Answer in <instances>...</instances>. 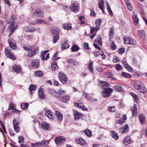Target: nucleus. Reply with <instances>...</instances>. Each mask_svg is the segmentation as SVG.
Instances as JSON below:
<instances>
[{
	"mask_svg": "<svg viewBox=\"0 0 147 147\" xmlns=\"http://www.w3.org/2000/svg\"><path fill=\"white\" fill-rule=\"evenodd\" d=\"M111 47L112 50H114L116 49L117 47L115 45V43L114 42L112 41L111 45Z\"/></svg>",
	"mask_w": 147,
	"mask_h": 147,
	"instance_id": "58",
	"label": "nucleus"
},
{
	"mask_svg": "<svg viewBox=\"0 0 147 147\" xmlns=\"http://www.w3.org/2000/svg\"><path fill=\"white\" fill-rule=\"evenodd\" d=\"M5 53L8 57L13 60L16 59V57L11 53L10 50H9L6 48L5 50Z\"/></svg>",
	"mask_w": 147,
	"mask_h": 147,
	"instance_id": "6",
	"label": "nucleus"
},
{
	"mask_svg": "<svg viewBox=\"0 0 147 147\" xmlns=\"http://www.w3.org/2000/svg\"><path fill=\"white\" fill-rule=\"evenodd\" d=\"M113 91V90L112 88L108 87L106 88L102 92V95L104 98L109 97L111 95Z\"/></svg>",
	"mask_w": 147,
	"mask_h": 147,
	"instance_id": "1",
	"label": "nucleus"
},
{
	"mask_svg": "<svg viewBox=\"0 0 147 147\" xmlns=\"http://www.w3.org/2000/svg\"><path fill=\"white\" fill-rule=\"evenodd\" d=\"M58 77L60 81L63 84H65L67 81V76L63 72L59 71V72Z\"/></svg>",
	"mask_w": 147,
	"mask_h": 147,
	"instance_id": "3",
	"label": "nucleus"
},
{
	"mask_svg": "<svg viewBox=\"0 0 147 147\" xmlns=\"http://www.w3.org/2000/svg\"><path fill=\"white\" fill-rule=\"evenodd\" d=\"M8 42L11 48L13 50H16L17 49V47L16 43L13 39H9L8 40Z\"/></svg>",
	"mask_w": 147,
	"mask_h": 147,
	"instance_id": "11",
	"label": "nucleus"
},
{
	"mask_svg": "<svg viewBox=\"0 0 147 147\" xmlns=\"http://www.w3.org/2000/svg\"><path fill=\"white\" fill-rule=\"evenodd\" d=\"M36 86L33 84H31L29 87V90L30 91L31 94H33L36 90Z\"/></svg>",
	"mask_w": 147,
	"mask_h": 147,
	"instance_id": "33",
	"label": "nucleus"
},
{
	"mask_svg": "<svg viewBox=\"0 0 147 147\" xmlns=\"http://www.w3.org/2000/svg\"><path fill=\"white\" fill-rule=\"evenodd\" d=\"M130 94L132 96L136 103H138L139 102V99L138 96L136 94L132 93H130Z\"/></svg>",
	"mask_w": 147,
	"mask_h": 147,
	"instance_id": "44",
	"label": "nucleus"
},
{
	"mask_svg": "<svg viewBox=\"0 0 147 147\" xmlns=\"http://www.w3.org/2000/svg\"><path fill=\"white\" fill-rule=\"evenodd\" d=\"M12 69L15 71L17 73H20L22 71V68L17 65L13 66L12 67Z\"/></svg>",
	"mask_w": 147,
	"mask_h": 147,
	"instance_id": "24",
	"label": "nucleus"
},
{
	"mask_svg": "<svg viewBox=\"0 0 147 147\" xmlns=\"http://www.w3.org/2000/svg\"><path fill=\"white\" fill-rule=\"evenodd\" d=\"M74 118L75 119H78L81 118L83 115L81 113H78L77 111H75L74 113Z\"/></svg>",
	"mask_w": 147,
	"mask_h": 147,
	"instance_id": "21",
	"label": "nucleus"
},
{
	"mask_svg": "<svg viewBox=\"0 0 147 147\" xmlns=\"http://www.w3.org/2000/svg\"><path fill=\"white\" fill-rule=\"evenodd\" d=\"M58 93L59 95L63 94L65 93V92L63 90L59 89L58 90Z\"/></svg>",
	"mask_w": 147,
	"mask_h": 147,
	"instance_id": "63",
	"label": "nucleus"
},
{
	"mask_svg": "<svg viewBox=\"0 0 147 147\" xmlns=\"http://www.w3.org/2000/svg\"><path fill=\"white\" fill-rule=\"evenodd\" d=\"M0 124L4 132L6 134L7 132L6 131V129L5 128V126L4 124L3 123V122L1 121V120H0Z\"/></svg>",
	"mask_w": 147,
	"mask_h": 147,
	"instance_id": "55",
	"label": "nucleus"
},
{
	"mask_svg": "<svg viewBox=\"0 0 147 147\" xmlns=\"http://www.w3.org/2000/svg\"><path fill=\"white\" fill-rule=\"evenodd\" d=\"M95 42L96 43H97L100 45H101L102 44L101 38V36H100L98 39H95Z\"/></svg>",
	"mask_w": 147,
	"mask_h": 147,
	"instance_id": "60",
	"label": "nucleus"
},
{
	"mask_svg": "<svg viewBox=\"0 0 147 147\" xmlns=\"http://www.w3.org/2000/svg\"><path fill=\"white\" fill-rule=\"evenodd\" d=\"M36 22L37 24H46L45 22L42 19H38L36 20Z\"/></svg>",
	"mask_w": 147,
	"mask_h": 147,
	"instance_id": "52",
	"label": "nucleus"
},
{
	"mask_svg": "<svg viewBox=\"0 0 147 147\" xmlns=\"http://www.w3.org/2000/svg\"><path fill=\"white\" fill-rule=\"evenodd\" d=\"M126 119V115H124L123 117L119 120L118 123L120 125H122L125 122Z\"/></svg>",
	"mask_w": 147,
	"mask_h": 147,
	"instance_id": "26",
	"label": "nucleus"
},
{
	"mask_svg": "<svg viewBox=\"0 0 147 147\" xmlns=\"http://www.w3.org/2000/svg\"><path fill=\"white\" fill-rule=\"evenodd\" d=\"M139 90L140 92L144 94H146L147 92L146 88L144 86H141Z\"/></svg>",
	"mask_w": 147,
	"mask_h": 147,
	"instance_id": "46",
	"label": "nucleus"
},
{
	"mask_svg": "<svg viewBox=\"0 0 147 147\" xmlns=\"http://www.w3.org/2000/svg\"><path fill=\"white\" fill-rule=\"evenodd\" d=\"M138 118L141 124H144L145 123L146 121L145 117L144 115L142 114H140L139 115Z\"/></svg>",
	"mask_w": 147,
	"mask_h": 147,
	"instance_id": "18",
	"label": "nucleus"
},
{
	"mask_svg": "<svg viewBox=\"0 0 147 147\" xmlns=\"http://www.w3.org/2000/svg\"><path fill=\"white\" fill-rule=\"evenodd\" d=\"M115 67L117 71L121 70L123 69L122 66L119 64H117L115 65Z\"/></svg>",
	"mask_w": 147,
	"mask_h": 147,
	"instance_id": "50",
	"label": "nucleus"
},
{
	"mask_svg": "<svg viewBox=\"0 0 147 147\" xmlns=\"http://www.w3.org/2000/svg\"><path fill=\"white\" fill-rule=\"evenodd\" d=\"M105 2L103 0H100L99 1L98 5L99 8L101 9L103 13H104V9L105 8L104 6Z\"/></svg>",
	"mask_w": 147,
	"mask_h": 147,
	"instance_id": "16",
	"label": "nucleus"
},
{
	"mask_svg": "<svg viewBox=\"0 0 147 147\" xmlns=\"http://www.w3.org/2000/svg\"><path fill=\"white\" fill-rule=\"evenodd\" d=\"M31 145L32 147H35L36 146H41L40 142H38L36 143H32Z\"/></svg>",
	"mask_w": 147,
	"mask_h": 147,
	"instance_id": "57",
	"label": "nucleus"
},
{
	"mask_svg": "<svg viewBox=\"0 0 147 147\" xmlns=\"http://www.w3.org/2000/svg\"><path fill=\"white\" fill-rule=\"evenodd\" d=\"M50 141V140L42 141L41 142H40L41 146L43 145H47L49 144Z\"/></svg>",
	"mask_w": 147,
	"mask_h": 147,
	"instance_id": "53",
	"label": "nucleus"
},
{
	"mask_svg": "<svg viewBox=\"0 0 147 147\" xmlns=\"http://www.w3.org/2000/svg\"><path fill=\"white\" fill-rule=\"evenodd\" d=\"M15 107L16 105L12 103H10L8 110H13L15 108Z\"/></svg>",
	"mask_w": 147,
	"mask_h": 147,
	"instance_id": "54",
	"label": "nucleus"
},
{
	"mask_svg": "<svg viewBox=\"0 0 147 147\" xmlns=\"http://www.w3.org/2000/svg\"><path fill=\"white\" fill-rule=\"evenodd\" d=\"M40 64L39 61L37 60L34 59L31 61V66L34 68H37L39 66Z\"/></svg>",
	"mask_w": 147,
	"mask_h": 147,
	"instance_id": "13",
	"label": "nucleus"
},
{
	"mask_svg": "<svg viewBox=\"0 0 147 147\" xmlns=\"http://www.w3.org/2000/svg\"><path fill=\"white\" fill-rule=\"evenodd\" d=\"M125 50L123 48H122L119 49L118 50V52L120 54H123L125 52Z\"/></svg>",
	"mask_w": 147,
	"mask_h": 147,
	"instance_id": "62",
	"label": "nucleus"
},
{
	"mask_svg": "<svg viewBox=\"0 0 147 147\" xmlns=\"http://www.w3.org/2000/svg\"><path fill=\"white\" fill-rule=\"evenodd\" d=\"M93 63L92 62H90L88 67V68L89 70L92 73H94L93 68Z\"/></svg>",
	"mask_w": 147,
	"mask_h": 147,
	"instance_id": "51",
	"label": "nucleus"
},
{
	"mask_svg": "<svg viewBox=\"0 0 147 147\" xmlns=\"http://www.w3.org/2000/svg\"><path fill=\"white\" fill-rule=\"evenodd\" d=\"M65 42L64 44L62 45L61 48L62 49H65L68 48L69 47V45L68 44L67 41H65Z\"/></svg>",
	"mask_w": 147,
	"mask_h": 147,
	"instance_id": "47",
	"label": "nucleus"
},
{
	"mask_svg": "<svg viewBox=\"0 0 147 147\" xmlns=\"http://www.w3.org/2000/svg\"><path fill=\"white\" fill-rule=\"evenodd\" d=\"M138 35L141 38L144 39L146 37V33L145 31L143 30H138L137 31Z\"/></svg>",
	"mask_w": 147,
	"mask_h": 147,
	"instance_id": "20",
	"label": "nucleus"
},
{
	"mask_svg": "<svg viewBox=\"0 0 147 147\" xmlns=\"http://www.w3.org/2000/svg\"><path fill=\"white\" fill-rule=\"evenodd\" d=\"M59 36L58 35H57L56 36H55L53 37V43H55L59 39Z\"/></svg>",
	"mask_w": 147,
	"mask_h": 147,
	"instance_id": "61",
	"label": "nucleus"
},
{
	"mask_svg": "<svg viewBox=\"0 0 147 147\" xmlns=\"http://www.w3.org/2000/svg\"><path fill=\"white\" fill-rule=\"evenodd\" d=\"M41 126L44 130H47L49 128V125L46 122H43L41 123Z\"/></svg>",
	"mask_w": 147,
	"mask_h": 147,
	"instance_id": "32",
	"label": "nucleus"
},
{
	"mask_svg": "<svg viewBox=\"0 0 147 147\" xmlns=\"http://www.w3.org/2000/svg\"><path fill=\"white\" fill-rule=\"evenodd\" d=\"M33 15L36 17H42L44 16V13L42 10L38 9L34 11Z\"/></svg>",
	"mask_w": 147,
	"mask_h": 147,
	"instance_id": "7",
	"label": "nucleus"
},
{
	"mask_svg": "<svg viewBox=\"0 0 147 147\" xmlns=\"http://www.w3.org/2000/svg\"><path fill=\"white\" fill-rule=\"evenodd\" d=\"M119 59L117 56H115L114 57L113 59V62L114 63H116L119 62Z\"/></svg>",
	"mask_w": 147,
	"mask_h": 147,
	"instance_id": "59",
	"label": "nucleus"
},
{
	"mask_svg": "<svg viewBox=\"0 0 147 147\" xmlns=\"http://www.w3.org/2000/svg\"><path fill=\"white\" fill-rule=\"evenodd\" d=\"M65 140V139L62 136L57 137L55 139L56 144L58 145H60L64 143Z\"/></svg>",
	"mask_w": 147,
	"mask_h": 147,
	"instance_id": "8",
	"label": "nucleus"
},
{
	"mask_svg": "<svg viewBox=\"0 0 147 147\" xmlns=\"http://www.w3.org/2000/svg\"><path fill=\"white\" fill-rule=\"evenodd\" d=\"M133 116H136L137 113V105L134 104L133 108L131 109Z\"/></svg>",
	"mask_w": 147,
	"mask_h": 147,
	"instance_id": "27",
	"label": "nucleus"
},
{
	"mask_svg": "<svg viewBox=\"0 0 147 147\" xmlns=\"http://www.w3.org/2000/svg\"><path fill=\"white\" fill-rule=\"evenodd\" d=\"M129 130V126L127 124H125L123 127L120 129V131L121 134H123L127 131Z\"/></svg>",
	"mask_w": 147,
	"mask_h": 147,
	"instance_id": "22",
	"label": "nucleus"
},
{
	"mask_svg": "<svg viewBox=\"0 0 147 147\" xmlns=\"http://www.w3.org/2000/svg\"><path fill=\"white\" fill-rule=\"evenodd\" d=\"M125 3L128 9L130 11L132 10L133 7L132 5L130 3L129 1H128V0H126L125 1Z\"/></svg>",
	"mask_w": 147,
	"mask_h": 147,
	"instance_id": "35",
	"label": "nucleus"
},
{
	"mask_svg": "<svg viewBox=\"0 0 147 147\" xmlns=\"http://www.w3.org/2000/svg\"><path fill=\"white\" fill-rule=\"evenodd\" d=\"M51 68L52 70L55 71L58 68L57 63L55 62L52 63L51 64Z\"/></svg>",
	"mask_w": 147,
	"mask_h": 147,
	"instance_id": "40",
	"label": "nucleus"
},
{
	"mask_svg": "<svg viewBox=\"0 0 147 147\" xmlns=\"http://www.w3.org/2000/svg\"><path fill=\"white\" fill-rule=\"evenodd\" d=\"M99 29V27H96V28L92 27L91 28L90 34H92L93 33H95Z\"/></svg>",
	"mask_w": 147,
	"mask_h": 147,
	"instance_id": "37",
	"label": "nucleus"
},
{
	"mask_svg": "<svg viewBox=\"0 0 147 147\" xmlns=\"http://www.w3.org/2000/svg\"><path fill=\"white\" fill-rule=\"evenodd\" d=\"M74 106L81 108L82 109L84 110L87 111L88 110L87 108L82 103L74 102Z\"/></svg>",
	"mask_w": 147,
	"mask_h": 147,
	"instance_id": "14",
	"label": "nucleus"
},
{
	"mask_svg": "<svg viewBox=\"0 0 147 147\" xmlns=\"http://www.w3.org/2000/svg\"><path fill=\"white\" fill-rule=\"evenodd\" d=\"M133 20L134 24L135 25H138L139 22V19L138 18L137 15H135L134 13L132 15Z\"/></svg>",
	"mask_w": 147,
	"mask_h": 147,
	"instance_id": "19",
	"label": "nucleus"
},
{
	"mask_svg": "<svg viewBox=\"0 0 147 147\" xmlns=\"http://www.w3.org/2000/svg\"><path fill=\"white\" fill-rule=\"evenodd\" d=\"M108 110L109 111L114 112L115 111V109L114 106H110L108 107Z\"/></svg>",
	"mask_w": 147,
	"mask_h": 147,
	"instance_id": "56",
	"label": "nucleus"
},
{
	"mask_svg": "<svg viewBox=\"0 0 147 147\" xmlns=\"http://www.w3.org/2000/svg\"><path fill=\"white\" fill-rule=\"evenodd\" d=\"M124 43L127 44L135 45L136 44V41L133 38L124 36L123 38Z\"/></svg>",
	"mask_w": 147,
	"mask_h": 147,
	"instance_id": "4",
	"label": "nucleus"
},
{
	"mask_svg": "<svg viewBox=\"0 0 147 147\" xmlns=\"http://www.w3.org/2000/svg\"><path fill=\"white\" fill-rule=\"evenodd\" d=\"M84 133L88 137H90L92 136L91 131L88 129H86L84 130Z\"/></svg>",
	"mask_w": 147,
	"mask_h": 147,
	"instance_id": "41",
	"label": "nucleus"
},
{
	"mask_svg": "<svg viewBox=\"0 0 147 147\" xmlns=\"http://www.w3.org/2000/svg\"><path fill=\"white\" fill-rule=\"evenodd\" d=\"M70 8L72 11L75 13L78 11L80 7L77 1H74L70 6Z\"/></svg>",
	"mask_w": 147,
	"mask_h": 147,
	"instance_id": "5",
	"label": "nucleus"
},
{
	"mask_svg": "<svg viewBox=\"0 0 147 147\" xmlns=\"http://www.w3.org/2000/svg\"><path fill=\"white\" fill-rule=\"evenodd\" d=\"M104 75L105 77L107 78H111V80H117L116 78L113 77V75L110 72H105L104 74Z\"/></svg>",
	"mask_w": 147,
	"mask_h": 147,
	"instance_id": "17",
	"label": "nucleus"
},
{
	"mask_svg": "<svg viewBox=\"0 0 147 147\" xmlns=\"http://www.w3.org/2000/svg\"><path fill=\"white\" fill-rule=\"evenodd\" d=\"M102 22V20L100 18H99L96 20L95 23L96 27H99V26L101 25Z\"/></svg>",
	"mask_w": 147,
	"mask_h": 147,
	"instance_id": "49",
	"label": "nucleus"
},
{
	"mask_svg": "<svg viewBox=\"0 0 147 147\" xmlns=\"http://www.w3.org/2000/svg\"><path fill=\"white\" fill-rule=\"evenodd\" d=\"M19 142L21 146H23L24 142V137L22 136H20L18 138Z\"/></svg>",
	"mask_w": 147,
	"mask_h": 147,
	"instance_id": "39",
	"label": "nucleus"
},
{
	"mask_svg": "<svg viewBox=\"0 0 147 147\" xmlns=\"http://www.w3.org/2000/svg\"><path fill=\"white\" fill-rule=\"evenodd\" d=\"M38 52V49L37 47L31 48L29 51L28 54V55L30 57H31L34 56L36 53Z\"/></svg>",
	"mask_w": 147,
	"mask_h": 147,
	"instance_id": "9",
	"label": "nucleus"
},
{
	"mask_svg": "<svg viewBox=\"0 0 147 147\" xmlns=\"http://www.w3.org/2000/svg\"><path fill=\"white\" fill-rule=\"evenodd\" d=\"M59 121H61L63 119V115L61 114L58 111H56L55 113Z\"/></svg>",
	"mask_w": 147,
	"mask_h": 147,
	"instance_id": "34",
	"label": "nucleus"
},
{
	"mask_svg": "<svg viewBox=\"0 0 147 147\" xmlns=\"http://www.w3.org/2000/svg\"><path fill=\"white\" fill-rule=\"evenodd\" d=\"M121 74L124 77L126 78H130L132 77V76L131 74L127 73L124 72H121Z\"/></svg>",
	"mask_w": 147,
	"mask_h": 147,
	"instance_id": "42",
	"label": "nucleus"
},
{
	"mask_svg": "<svg viewBox=\"0 0 147 147\" xmlns=\"http://www.w3.org/2000/svg\"><path fill=\"white\" fill-rule=\"evenodd\" d=\"M111 136L114 139L116 140H118L119 138V136L117 133L115 131H111Z\"/></svg>",
	"mask_w": 147,
	"mask_h": 147,
	"instance_id": "28",
	"label": "nucleus"
},
{
	"mask_svg": "<svg viewBox=\"0 0 147 147\" xmlns=\"http://www.w3.org/2000/svg\"><path fill=\"white\" fill-rule=\"evenodd\" d=\"M71 24L69 23H65L63 25V28L66 30H69L71 28Z\"/></svg>",
	"mask_w": 147,
	"mask_h": 147,
	"instance_id": "30",
	"label": "nucleus"
},
{
	"mask_svg": "<svg viewBox=\"0 0 147 147\" xmlns=\"http://www.w3.org/2000/svg\"><path fill=\"white\" fill-rule=\"evenodd\" d=\"M51 31L54 34H56L59 32V29L57 27H54L52 28Z\"/></svg>",
	"mask_w": 147,
	"mask_h": 147,
	"instance_id": "43",
	"label": "nucleus"
},
{
	"mask_svg": "<svg viewBox=\"0 0 147 147\" xmlns=\"http://www.w3.org/2000/svg\"><path fill=\"white\" fill-rule=\"evenodd\" d=\"M15 22L14 21L12 22L7 28V31L9 32V36H11L15 29L18 27V26L17 25L15 26Z\"/></svg>",
	"mask_w": 147,
	"mask_h": 147,
	"instance_id": "2",
	"label": "nucleus"
},
{
	"mask_svg": "<svg viewBox=\"0 0 147 147\" xmlns=\"http://www.w3.org/2000/svg\"><path fill=\"white\" fill-rule=\"evenodd\" d=\"M80 49L79 47L76 45H73L71 48V51L73 52L77 51Z\"/></svg>",
	"mask_w": 147,
	"mask_h": 147,
	"instance_id": "36",
	"label": "nucleus"
},
{
	"mask_svg": "<svg viewBox=\"0 0 147 147\" xmlns=\"http://www.w3.org/2000/svg\"><path fill=\"white\" fill-rule=\"evenodd\" d=\"M69 100V97L68 96H65L61 99L62 101L64 102H67Z\"/></svg>",
	"mask_w": 147,
	"mask_h": 147,
	"instance_id": "48",
	"label": "nucleus"
},
{
	"mask_svg": "<svg viewBox=\"0 0 147 147\" xmlns=\"http://www.w3.org/2000/svg\"><path fill=\"white\" fill-rule=\"evenodd\" d=\"M114 34V30L113 28H111L110 29L109 36V38L110 41H111L112 38H113V35Z\"/></svg>",
	"mask_w": 147,
	"mask_h": 147,
	"instance_id": "31",
	"label": "nucleus"
},
{
	"mask_svg": "<svg viewBox=\"0 0 147 147\" xmlns=\"http://www.w3.org/2000/svg\"><path fill=\"white\" fill-rule=\"evenodd\" d=\"M38 95L41 98L43 99L45 98V95L42 91V88H40L38 90Z\"/></svg>",
	"mask_w": 147,
	"mask_h": 147,
	"instance_id": "25",
	"label": "nucleus"
},
{
	"mask_svg": "<svg viewBox=\"0 0 147 147\" xmlns=\"http://www.w3.org/2000/svg\"><path fill=\"white\" fill-rule=\"evenodd\" d=\"M114 90L118 92H120L123 90V88L119 85L115 86L114 87Z\"/></svg>",
	"mask_w": 147,
	"mask_h": 147,
	"instance_id": "38",
	"label": "nucleus"
},
{
	"mask_svg": "<svg viewBox=\"0 0 147 147\" xmlns=\"http://www.w3.org/2000/svg\"><path fill=\"white\" fill-rule=\"evenodd\" d=\"M45 115L50 119L54 118V116L53 112L50 110H47L45 112Z\"/></svg>",
	"mask_w": 147,
	"mask_h": 147,
	"instance_id": "23",
	"label": "nucleus"
},
{
	"mask_svg": "<svg viewBox=\"0 0 147 147\" xmlns=\"http://www.w3.org/2000/svg\"><path fill=\"white\" fill-rule=\"evenodd\" d=\"M98 86L102 88L105 89V87L110 86V85L108 82L106 81H99L98 83Z\"/></svg>",
	"mask_w": 147,
	"mask_h": 147,
	"instance_id": "12",
	"label": "nucleus"
},
{
	"mask_svg": "<svg viewBox=\"0 0 147 147\" xmlns=\"http://www.w3.org/2000/svg\"><path fill=\"white\" fill-rule=\"evenodd\" d=\"M49 50L42 51L41 52L40 57L42 60H46L49 57V53H48Z\"/></svg>",
	"mask_w": 147,
	"mask_h": 147,
	"instance_id": "10",
	"label": "nucleus"
},
{
	"mask_svg": "<svg viewBox=\"0 0 147 147\" xmlns=\"http://www.w3.org/2000/svg\"><path fill=\"white\" fill-rule=\"evenodd\" d=\"M77 143L81 146H85L87 144V143L84 139L82 138H77L76 139Z\"/></svg>",
	"mask_w": 147,
	"mask_h": 147,
	"instance_id": "15",
	"label": "nucleus"
},
{
	"mask_svg": "<svg viewBox=\"0 0 147 147\" xmlns=\"http://www.w3.org/2000/svg\"><path fill=\"white\" fill-rule=\"evenodd\" d=\"M29 106V104L28 103H22L21 105V107L22 109H27Z\"/></svg>",
	"mask_w": 147,
	"mask_h": 147,
	"instance_id": "45",
	"label": "nucleus"
},
{
	"mask_svg": "<svg viewBox=\"0 0 147 147\" xmlns=\"http://www.w3.org/2000/svg\"><path fill=\"white\" fill-rule=\"evenodd\" d=\"M131 142V138L129 136H126L124 139L123 143L125 145H128Z\"/></svg>",
	"mask_w": 147,
	"mask_h": 147,
	"instance_id": "29",
	"label": "nucleus"
},
{
	"mask_svg": "<svg viewBox=\"0 0 147 147\" xmlns=\"http://www.w3.org/2000/svg\"><path fill=\"white\" fill-rule=\"evenodd\" d=\"M141 86V85L140 84H136L134 85V87L136 89L139 90Z\"/></svg>",
	"mask_w": 147,
	"mask_h": 147,
	"instance_id": "64",
	"label": "nucleus"
}]
</instances>
